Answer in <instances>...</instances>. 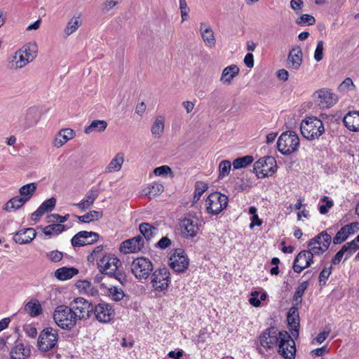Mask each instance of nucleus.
Wrapping results in <instances>:
<instances>
[{"mask_svg": "<svg viewBox=\"0 0 359 359\" xmlns=\"http://www.w3.org/2000/svg\"><path fill=\"white\" fill-rule=\"evenodd\" d=\"M131 271L137 279H147L153 271L152 262L145 257L136 258L131 264Z\"/></svg>", "mask_w": 359, "mask_h": 359, "instance_id": "obj_11", "label": "nucleus"}, {"mask_svg": "<svg viewBox=\"0 0 359 359\" xmlns=\"http://www.w3.org/2000/svg\"><path fill=\"white\" fill-rule=\"evenodd\" d=\"M332 273V266L323 269L319 275L320 285H324L326 283V280L329 278Z\"/></svg>", "mask_w": 359, "mask_h": 359, "instance_id": "obj_59", "label": "nucleus"}, {"mask_svg": "<svg viewBox=\"0 0 359 359\" xmlns=\"http://www.w3.org/2000/svg\"><path fill=\"white\" fill-rule=\"evenodd\" d=\"M100 238L97 233L93 231H81L75 234L71 243L73 247H81L87 245H93Z\"/></svg>", "mask_w": 359, "mask_h": 359, "instance_id": "obj_15", "label": "nucleus"}, {"mask_svg": "<svg viewBox=\"0 0 359 359\" xmlns=\"http://www.w3.org/2000/svg\"><path fill=\"white\" fill-rule=\"evenodd\" d=\"M323 50H324V42L323 41H319L317 43V46L314 52V59L319 62L323 57Z\"/></svg>", "mask_w": 359, "mask_h": 359, "instance_id": "obj_57", "label": "nucleus"}, {"mask_svg": "<svg viewBox=\"0 0 359 359\" xmlns=\"http://www.w3.org/2000/svg\"><path fill=\"white\" fill-rule=\"evenodd\" d=\"M239 73V68L231 65L225 67L222 73L220 81L224 84H230L235 76Z\"/></svg>", "mask_w": 359, "mask_h": 359, "instance_id": "obj_30", "label": "nucleus"}, {"mask_svg": "<svg viewBox=\"0 0 359 359\" xmlns=\"http://www.w3.org/2000/svg\"><path fill=\"white\" fill-rule=\"evenodd\" d=\"M313 252L309 249L308 250H302L295 257L293 263V269L297 273L302 272L306 268H308L313 263Z\"/></svg>", "mask_w": 359, "mask_h": 359, "instance_id": "obj_18", "label": "nucleus"}, {"mask_svg": "<svg viewBox=\"0 0 359 359\" xmlns=\"http://www.w3.org/2000/svg\"><path fill=\"white\" fill-rule=\"evenodd\" d=\"M76 287L80 293L88 296H96L98 294V290L95 287L92 283L86 280H78L76 283Z\"/></svg>", "mask_w": 359, "mask_h": 359, "instance_id": "obj_29", "label": "nucleus"}, {"mask_svg": "<svg viewBox=\"0 0 359 359\" xmlns=\"http://www.w3.org/2000/svg\"><path fill=\"white\" fill-rule=\"evenodd\" d=\"M103 248L104 247L102 245L95 247L93 252L89 255H88V262L93 263L96 260L97 262L98 259H100L102 256L105 255V254L103 252Z\"/></svg>", "mask_w": 359, "mask_h": 359, "instance_id": "obj_48", "label": "nucleus"}, {"mask_svg": "<svg viewBox=\"0 0 359 359\" xmlns=\"http://www.w3.org/2000/svg\"><path fill=\"white\" fill-rule=\"evenodd\" d=\"M36 190V184L35 183H29L23 185L19 189L20 197L28 202L34 195Z\"/></svg>", "mask_w": 359, "mask_h": 359, "instance_id": "obj_38", "label": "nucleus"}, {"mask_svg": "<svg viewBox=\"0 0 359 359\" xmlns=\"http://www.w3.org/2000/svg\"><path fill=\"white\" fill-rule=\"evenodd\" d=\"M99 196V190L95 187H93L85 195L84 198L82 199L83 202L86 203V205L90 207L94 203L95 201L97 198Z\"/></svg>", "mask_w": 359, "mask_h": 359, "instance_id": "obj_44", "label": "nucleus"}, {"mask_svg": "<svg viewBox=\"0 0 359 359\" xmlns=\"http://www.w3.org/2000/svg\"><path fill=\"white\" fill-rule=\"evenodd\" d=\"M353 88V82L351 78H346L339 86V89L341 91L349 90Z\"/></svg>", "mask_w": 359, "mask_h": 359, "instance_id": "obj_61", "label": "nucleus"}, {"mask_svg": "<svg viewBox=\"0 0 359 359\" xmlns=\"http://www.w3.org/2000/svg\"><path fill=\"white\" fill-rule=\"evenodd\" d=\"M228 198L219 192L210 194L205 201V208L208 213L216 215L221 212L228 205Z\"/></svg>", "mask_w": 359, "mask_h": 359, "instance_id": "obj_7", "label": "nucleus"}, {"mask_svg": "<svg viewBox=\"0 0 359 359\" xmlns=\"http://www.w3.org/2000/svg\"><path fill=\"white\" fill-rule=\"evenodd\" d=\"M56 204V200L55 198H50L48 200L43 201L41 205L39 207L41 211L45 214L46 212H48L52 211Z\"/></svg>", "mask_w": 359, "mask_h": 359, "instance_id": "obj_51", "label": "nucleus"}, {"mask_svg": "<svg viewBox=\"0 0 359 359\" xmlns=\"http://www.w3.org/2000/svg\"><path fill=\"white\" fill-rule=\"evenodd\" d=\"M76 319L83 320L89 318L93 311L91 303L82 297H77L72 301L69 306Z\"/></svg>", "mask_w": 359, "mask_h": 359, "instance_id": "obj_9", "label": "nucleus"}, {"mask_svg": "<svg viewBox=\"0 0 359 359\" xmlns=\"http://www.w3.org/2000/svg\"><path fill=\"white\" fill-rule=\"evenodd\" d=\"M349 235L350 233L347 231L344 226H343L334 237L333 243L334 244H339L346 240Z\"/></svg>", "mask_w": 359, "mask_h": 359, "instance_id": "obj_56", "label": "nucleus"}, {"mask_svg": "<svg viewBox=\"0 0 359 359\" xmlns=\"http://www.w3.org/2000/svg\"><path fill=\"white\" fill-rule=\"evenodd\" d=\"M345 126L351 131H359V111H353L347 113L344 118Z\"/></svg>", "mask_w": 359, "mask_h": 359, "instance_id": "obj_26", "label": "nucleus"}, {"mask_svg": "<svg viewBox=\"0 0 359 359\" xmlns=\"http://www.w3.org/2000/svg\"><path fill=\"white\" fill-rule=\"evenodd\" d=\"M30 355V346L20 341H17L11 351V359H27Z\"/></svg>", "mask_w": 359, "mask_h": 359, "instance_id": "obj_21", "label": "nucleus"}, {"mask_svg": "<svg viewBox=\"0 0 359 359\" xmlns=\"http://www.w3.org/2000/svg\"><path fill=\"white\" fill-rule=\"evenodd\" d=\"M287 322L290 327V330L293 334V331L297 332L299 327V312L297 308L292 306L287 313Z\"/></svg>", "mask_w": 359, "mask_h": 359, "instance_id": "obj_35", "label": "nucleus"}, {"mask_svg": "<svg viewBox=\"0 0 359 359\" xmlns=\"http://www.w3.org/2000/svg\"><path fill=\"white\" fill-rule=\"evenodd\" d=\"M169 266L176 272H184L189 266V259L182 249H175L170 251Z\"/></svg>", "mask_w": 359, "mask_h": 359, "instance_id": "obj_13", "label": "nucleus"}, {"mask_svg": "<svg viewBox=\"0 0 359 359\" xmlns=\"http://www.w3.org/2000/svg\"><path fill=\"white\" fill-rule=\"evenodd\" d=\"M344 255H346V248L342 247L341 250L337 252L335 256L332 258V264L334 265L339 264Z\"/></svg>", "mask_w": 359, "mask_h": 359, "instance_id": "obj_62", "label": "nucleus"}, {"mask_svg": "<svg viewBox=\"0 0 359 359\" xmlns=\"http://www.w3.org/2000/svg\"><path fill=\"white\" fill-rule=\"evenodd\" d=\"M58 341V334L57 330L52 327L44 328L39 334L37 346L39 350L46 353L53 349Z\"/></svg>", "mask_w": 359, "mask_h": 359, "instance_id": "obj_6", "label": "nucleus"}, {"mask_svg": "<svg viewBox=\"0 0 359 359\" xmlns=\"http://www.w3.org/2000/svg\"><path fill=\"white\" fill-rule=\"evenodd\" d=\"M124 162V154L121 152L116 154L105 168L106 172L111 173L119 171Z\"/></svg>", "mask_w": 359, "mask_h": 359, "instance_id": "obj_31", "label": "nucleus"}, {"mask_svg": "<svg viewBox=\"0 0 359 359\" xmlns=\"http://www.w3.org/2000/svg\"><path fill=\"white\" fill-rule=\"evenodd\" d=\"M231 163L228 160H224L220 162L219 165V178H223L227 176L231 170Z\"/></svg>", "mask_w": 359, "mask_h": 359, "instance_id": "obj_49", "label": "nucleus"}, {"mask_svg": "<svg viewBox=\"0 0 359 359\" xmlns=\"http://www.w3.org/2000/svg\"><path fill=\"white\" fill-rule=\"evenodd\" d=\"M20 50L32 62L37 56L38 46L35 41H31L24 45Z\"/></svg>", "mask_w": 359, "mask_h": 359, "instance_id": "obj_34", "label": "nucleus"}, {"mask_svg": "<svg viewBox=\"0 0 359 359\" xmlns=\"http://www.w3.org/2000/svg\"><path fill=\"white\" fill-rule=\"evenodd\" d=\"M253 157L252 156H245L241 158H238L235 159L232 165L234 169H240L243 168H245L248 165L251 164L253 161Z\"/></svg>", "mask_w": 359, "mask_h": 359, "instance_id": "obj_45", "label": "nucleus"}, {"mask_svg": "<svg viewBox=\"0 0 359 359\" xmlns=\"http://www.w3.org/2000/svg\"><path fill=\"white\" fill-rule=\"evenodd\" d=\"M249 214L252 215L251 223L250 228L253 229L255 226H259L262 224V221L259 218L257 214V208L254 206H251L249 208Z\"/></svg>", "mask_w": 359, "mask_h": 359, "instance_id": "obj_50", "label": "nucleus"}, {"mask_svg": "<svg viewBox=\"0 0 359 359\" xmlns=\"http://www.w3.org/2000/svg\"><path fill=\"white\" fill-rule=\"evenodd\" d=\"M320 202L325 203L319 206V212L325 215L328 212L329 210L333 206V201L327 196H324L320 199Z\"/></svg>", "mask_w": 359, "mask_h": 359, "instance_id": "obj_55", "label": "nucleus"}, {"mask_svg": "<svg viewBox=\"0 0 359 359\" xmlns=\"http://www.w3.org/2000/svg\"><path fill=\"white\" fill-rule=\"evenodd\" d=\"M25 203L26 200L22 199L20 196H15L6 202V203L3 207V210L8 212H15L20 209Z\"/></svg>", "mask_w": 359, "mask_h": 359, "instance_id": "obj_32", "label": "nucleus"}, {"mask_svg": "<svg viewBox=\"0 0 359 359\" xmlns=\"http://www.w3.org/2000/svg\"><path fill=\"white\" fill-rule=\"evenodd\" d=\"M42 230L45 235L50 237L61 233L65 230V226L62 224H53L43 227Z\"/></svg>", "mask_w": 359, "mask_h": 359, "instance_id": "obj_43", "label": "nucleus"}, {"mask_svg": "<svg viewBox=\"0 0 359 359\" xmlns=\"http://www.w3.org/2000/svg\"><path fill=\"white\" fill-rule=\"evenodd\" d=\"M55 323L62 329L71 330L76 324L77 320L69 306L60 305L53 312Z\"/></svg>", "mask_w": 359, "mask_h": 359, "instance_id": "obj_5", "label": "nucleus"}, {"mask_svg": "<svg viewBox=\"0 0 359 359\" xmlns=\"http://www.w3.org/2000/svg\"><path fill=\"white\" fill-rule=\"evenodd\" d=\"M164 190L163 184L160 183H151L147 186L146 189L143 190L144 194L149 198L156 197L160 195Z\"/></svg>", "mask_w": 359, "mask_h": 359, "instance_id": "obj_39", "label": "nucleus"}, {"mask_svg": "<svg viewBox=\"0 0 359 359\" xmlns=\"http://www.w3.org/2000/svg\"><path fill=\"white\" fill-rule=\"evenodd\" d=\"M144 245V238L141 235H139L123 241L120 245L119 250L125 255L136 253L142 250Z\"/></svg>", "mask_w": 359, "mask_h": 359, "instance_id": "obj_16", "label": "nucleus"}, {"mask_svg": "<svg viewBox=\"0 0 359 359\" xmlns=\"http://www.w3.org/2000/svg\"><path fill=\"white\" fill-rule=\"evenodd\" d=\"M107 127V121L104 120H94L92 121L90 126L85 128L84 133L87 135L91 134L95 132H102Z\"/></svg>", "mask_w": 359, "mask_h": 359, "instance_id": "obj_36", "label": "nucleus"}, {"mask_svg": "<svg viewBox=\"0 0 359 359\" xmlns=\"http://www.w3.org/2000/svg\"><path fill=\"white\" fill-rule=\"evenodd\" d=\"M102 216V210H91L83 215L76 216V217L81 222L89 223L101 219Z\"/></svg>", "mask_w": 359, "mask_h": 359, "instance_id": "obj_41", "label": "nucleus"}, {"mask_svg": "<svg viewBox=\"0 0 359 359\" xmlns=\"http://www.w3.org/2000/svg\"><path fill=\"white\" fill-rule=\"evenodd\" d=\"M97 320L102 323H109L114 317V310L112 306L107 303H99L93 306V311Z\"/></svg>", "mask_w": 359, "mask_h": 359, "instance_id": "obj_14", "label": "nucleus"}, {"mask_svg": "<svg viewBox=\"0 0 359 359\" xmlns=\"http://www.w3.org/2000/svg\"><path fill=\"white\" fill-rule=\"evenodd\" d=\"M331 236L325 231H322L318 235L311 239L308 247L313 254L320 255L327 250L331 243Z\"/></svg>", "mask_w": 359, "mask_h": 359, "instance_id": "obj_10", "label": "nucleus"}, {"mask_svg": "<svg viewBox=\"0 0 359 359\" xmlns=\"http://www.w3.org/2000/svg\"><path fill=\"white\" fill-rule=\"evenodd\" d=\"M309 286L308 281H304L300 283V285L297 288L294 297H293V302L296 304H299L302 303V297L306 290V288Z\"/></svg>", "mask_w": 359, "mask_h": 359, "instance_id": "obj_46", "label": "nucleus"}, {"mask_svg": "<svg viewBox=\"0 0 359 359\" xmlns=\"http://www.w3.org/2000/svg\"><path fill=\"white\" fill-rule=\"evenodd\" d=\"M81 23L82 22L79 16H74L72 18L64 29L65 36H69L74 33L81 25Z\"/></svg>", "mask_w": 359, "mask_h": 359, "instance_id": "obj_40", "label": "nucleus"}, {"mask_svg": "<svg viewBox=\"0 0 359 359\" xmlns=\"http://www.w3.org/2000/svg\"><path fill=\"white\" fill-rule=\"evenodd\" d=\"M63 257L62 252L58 250H53L48 252H46V257L51 261L52 262H60Z\"/></svg>", "mask_w": 359, "mask_h": 359, "instance_id": "obj_58", "label": "nucleus"}, {"mask_svg": "<svg viewBox=\"0 0 359 359\" xmlns=\"http://www.w3.org/2000/svg\"><path fill=\"white\" fill-rule=\"evenodd\" d=\"M29 62H31L29 59L20 49L14 53L9 60L11 68L15 69H21Z\"/></svg>", "mask_w": 359, "mask_h": 359, "instance_id": "obj_28", "label": "nucleus"}, {"mask_svg": "<svg viewBox=\"0 0 359 359\" xmlns=\"http://www.w3.org/2000/svg\"><path fill=\"white\" fill-rule=\"evenodd\" d=\"M75 136V133L72 129L65 128L59 131L55 137L53 144L55 147L60 148L63 146L69 140L73 139Z\"/></svg>", "mask_w": 359, "mask_h": 359, "instance_id": "obj_27", "label": "nucleus"}, {"mask_svg": "<svg viewBox=\"0 0 359 359\" xmlns=\"http://www.w3.org/2000/svg\"><path fill=\"white\" fill-rule=\"evenodd\" d=\"M342 247L346 248V255L345 259H348L351 255L359 248V245H358V242L355 241V239L351 241V242L346 243Z\"/></svg>", "mask_w": 359, "mask_h": 359, "instance_id": "obj_52", "label": "nucleus"}, {"mask_svg": "<svg viewBox=\"0 0 359 359\" xmlns=\"http://www.w3.org/2000/svg\"><path fill=\"white\" fill-rule=\"evenodd\" d=\"M299 138L294 131L283 132L277 141L278 150L283 155H290L297 151Z\"/></svg>", "mask_w": 359, "mask_h": 359, "instance_id": "obj_4", "label": "nucleus"}, {"mask_svg": "<svg viewBox=\"0 0 359 359\" xmlns=\"http://www.w3.org/2000/svg\"><path fill=\"white\" fill-rule=\"evenodd\" d=\"M109 296L113 300L120 301L123 298L124 292L122 289L114 286L109 289Z\"/></svg>", "mask_w": 359, "mask_h": 359, "instance_id": "obj_54", "label": "nucleus"}, {"mask_svg": "<svg viewBox=\"0 0 359 359\" xmlns=\"http://www.w3.org/2000/svg\"><path fill=\"white\" fill-rule=\"evenodd\" d=\"M276 171V161L272 156L259 158L254 164V172L258 178L272 175Z\"/></svg>", "mask_w": 359, "mask_h": 359, "instance_id": "obj_8", "label": "nucleus"}, {"mask_svg": "<svg viewBox=\"0 0 359 359\" xmlns=\"http://www.w3.org/2000/svg\"><path fill=\"white\" fill-rule=\"evenodd\" d=\"M165 118L162 114L157 115L151 127V133L156 139L162 137L165 130Z\"/></svg>", "mask_w": 359, "mask_h": 359, "instance_id": "obj_25", "label": "nucleus"}, {"mask_svg": "<svg viewBox=\"0 0 359 359\" xmlns=\"http://www.w3.org/2000/svg\"><path fill=\"white\" fill-rule=\"evenodd\" d=\"M344 228L347 230L350 235H351L359 230V223L357 222H352L345 225Z\"/></svg>", "mask_w": 359, "mask_h": 359, "instance_id": "obj_64", "label": "nucleus"}, {"mask_svg": "<svg viewBox=\"0 0 359 359\" xmlns=\"http://www.w3.org/2000/svg\"><path fill=\"white\" fill-rule=\"evenodd\" d=\"M139 229L147 241H150L158 233V229L156 227L146 222L140 224Z\"/></svg>", "mask_w": 359, "mask_h": 359, "instance_id": "obj_37", "label": "nucleus"}, {"mask_svg": "<svg viewBox=\"0 0 359 359\" xmlns=\"http://www.w3.org/2000/svg\"><path fill=\"white\" fill-rule=\"evenodd\" d=\"M260 345L271 348L275 344L278 345V353L285 359H294L295 356V343L286 331L278 332L273 327L266 329L259 337Z\"/></svg>", "mask_w": 359, "mask_h": 359, "instance_id": "obj_1", "label": "nucleus"}, {"mask_svg": "<svg viewBox=\"0 0 359 359\" xmlns=\"http://www.w3.org/2000/svg\"><path fill=\"white\" fill-rule=\"evenodd\" d=\"M319 99V105L323 108H328L333 106L338 100L337 96L330 90L321 89L317 92Z\"/></svg>", "mask_w": 359, "mask_h": 359, "instance_id": "obj_22", "label": "nucleus"}, {"mask_svg": "<svg viewBox=\"0 0 359 359\" xmlns=\"http://www.w3.org/2000/svg\"><path fill=\"white\" fill-rule=\"evenodd\" d=\"M25 311L32 317L38 316L41 312V306L39 301L31 300L25 306Z\"/></svg>", "mask_w": 359, "mask_h": 359, "instance_id": "obj_42", "label": "nucleus"}, {"mask_svg": "<svg viewBox=\"0 0 359 359\" xmlns=\"http://www.w3.org/2000/svg\"><path fill=\"white\" fill-rule=\"evenodd\" d=\"M208 189V184L198 181L195 184V191L194 195V202L199 201L203 194Z\"/></svg>", "mask_w": 359, "mask_h": 359, "instance_id": "obj_47", "label": "nucleus"}, {"mask_svg": "<svg viewBox=\"0 0 359 359\" xmlns=\"http://www.w3.org/2000/svg\"><path fill=\"white\" fill-rule=\"evenodd\" d=\"M315 22L314 17L309 14H303L296 20V23L301 25H313Z\"/></svg>", "mask_w": 359, "mask_h": 359, "instance_id": "obj_53", "label": "nucleus"}, {"mask_svg": "<svg viewBox=\"0 0 359 359\" xmlns=\"http://www.w3.org/2000/svg\"><path fill=\"white\" fill-rule=\"evenodd\" d=\"M171 172L172 170L168 165H161L156 168L154 170V173L156 176L165 175Z\"/></svg>", "mask_w": 359, "mask_h": 359, "instance_id": "obj_60", "label": "nucleus"}, {"mask_svg": "<svg viewBox=\"0 0 359 359\" xmlns=\"http://www.w3.org/2000/svg\"><path fill=\"white\" fill-rule=\"evenodd\" d=\"M301 133L302 135L309 140L318 139L325 131L322 121L317 117H309L301 123Z\"/></svg>", "mask_w": 359, "mask_h": 359, "instance_id": "obj_3", "label": "nucleus"}, {"mask_svg": "<svg viewBox=\"0 0 359 359\" xmlns=\"http://www.w3.org/2000/svg\"><path fill=\"white\" fill-rule=\"evenodd\" d=\"M302 62V52L300 47L293 48L289 53L287 66L289 69L297 70Z\"/></svg>", "mask_w": 359, "mask_h": 359, "instance_id": "obj_23", "label": "nucleus"}, {"mask_svg": "<svg viewBox=\"0 0 359 359\" xmlns=\"http://www.w3.org/2000/svg\"><path fill=\"white\" fill-rule=\"evenodd\" d=\"M170 281V272L166 268L157 269L151 276V284L155 291L166 290Z\"/></svg>", "mask_w": 359, "mask_h": 359, "instance_id": "obj_12", "label": "nucleus"}, {"mask_svg": "<svg viewBox=\"0 0 359 359\" xmlns=\"http://www.w3.org/2000/svg\"><path fill=\"white\" fill-rule=\"evenodd\" d=\"M304 6V3L302 0H291L290 6L291 8L298 13L300 11Z\"/></svg>", "mask_w": 359, "mask_h": 359, "instance_id": "obj_63", "label": "nucleus"}, {"mask_svg": "<svg viewBox=\"0 0 359 359\" xmlns=\"http://www.w3.org/2000/svg\"><path fill=\"white\" fill-rule=\"evenodd\" d=\"M97 265L100 272L114 277L121 284L123 285L126 282V276L118 271L122 263L114 255L105 253L104 256L98 259Z\"/></svg>", "mask_w": 359, "mask_h": 359, "instance_id": "obj_2", "label": "nucleus"}, {"mask_svg": "<svg viewBox=\"0 0 359 359\" xmlns=\"http://www.w3.org/2000/svg\"><path fill=\"white\" fill-rule=\"evenodd\" d=\"M41 118L40 113L35 107L29 108L25 116L20 119V124L24 130L33 128L36 126Z\"/></svg>", "mask_w": 359, "mask_h": 359, "instance_id": "obj_19", "label": "nucleus"}, {"mask_svg": "<svg viewBox=\"0 0 359 359\" xmlns=\"http://www.w3.org/2000/svg\"><path fill=\"white\" fill-rule=\"evenodd\" d=\"M199 32L205 46L210 49L215 48L216 38L210 25L205 22H200Z\"/></svg>", "mask_w": 359, "mask_h": 359, "instance_id": "obj_20", "label": "nucleus"}, {"mask_svg": "<svg viewBox=\"0 0 359 359\" xmlns=\"http://www.w3.org/2000/svg\"><path fill=\"white\" fill-rule=\"evenodd\" d=\"M201 226V222L196 217L184 218L181 222L182 232L186 238L196 236Z\"/></svg>", "mask_w": 359, "mask_h": 359, "instance_id": "obj_17", "label": "nucleus"}, {"mask_svg": "<svg viewBox=\"0 0 359 359\" xmlns=\"http://www.w3.org/2000/svg\"><path fill=\"white\" fill-rule=\"evenodd\" d=\"M36 236V231L33 228H26L18 231L13 236L16 243L23 245L31 242Z\"/></svg>", "mask_w": 359, "mask_h": 359, "instance_id": "obj_24", "label": "nucleus"}, {"mask_svg": "<svg viewBox=\"0 0 359 359\" xmlns=\"http://www.w3.org/2000/svg\"><path fill=\"white\" fill-rule=\"evenodd\" d=\"M78 270L74 267H62L55 271V276L60 280H67L78 273Z\"/></svg>", "mask_w": 359, "mask_h": 359, "instance_id": "obj_33", "label": "nucleus"}]
</instances>
